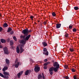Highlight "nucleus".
<instances>
[{
    "label": "nucleus",
    "instance_id": "obj_43",
    "mask_svg": "<svg viewBox=\"0 0 79 79\" xmlns=\"http://www.w3.org/2000/svg\"><path fill=\"white\" fill-rule=\"evenodd\" d=\"M13 33H14V32L11 31V32H10V34H13Z\"/></svg>",
    "mask_w": 79,
    "mask_h": 79
},
{
    "label": "nucleus",
    "instance_id": "obj_26",
    "mask_svg": "<svg viewBox=\"0 0 79 79\" xmlns=\"http://www.w3.org/2000/svg\"><path fill=\"white\" fill-rule=\"evenodd\" d=\"M52 15L53 16H56V14L55 12H53L52 14Z\"/></svg>",
    "mask_w": 79,
    "mask_h": 79
},
{
    "label": "nucleus",
    "instance_id": "obj_44",
    "mask_svg": "<svg viewBox=\"0 0 79 79\" xmlns=\"http://www.w3.org/2000/svg\"><path fill=\"white\" fill-rule=\"evenodd\" d=\"M3 48V46L1 45H0V48Z\"/></svg>",
    "mask_w": 79,
    "mask_h": 79
},
{
    "label": "nucleus",
    "instance_id": "obj_17",
    "mask_svg": "<svg viewBox=\"0 0 79 79\" xmlns=\"http://www.w3.org/2000/svg\"><path fill=\"white\" fill-rule=\"evenodd\" d=\"M1 42L2 43H5V42H6V41L5 40L3 39H2L1 40Z\"/></svg>",
    "mask_w": 79,
    "mask_h": 79
},
{
    "label": "nucleus",
    "instance_id": "obj_13",
    "mask_svg": "<svg viewBox=\"0 0 79 79\" xmlns=\"http://www.w3.org/2000/svg\"><path fill=\"white\" fill-rule=\"evenodd\" d=\"M8 69V67H5L2 69L3 71L5 72L6 70H7Z\"/></svg>",
    "mask_w": 79,
    "mask_h": 79
},
{
    "label": "nucleus",
    "instance_id": "obj_28",
    "mask_svg": "<svg viewBox=\"0 0 79 79\" xmlns=\"http://www.w3.org/2000/svg\"><path fill=\"white\" fill-rule=\"evenodd\" d=\"M19 65H18L17 64H15V68H18V66H19Z\"/></svg>",
    "mask_w": 79,
    "mask_h": 79
},
{
    "label": "nucleus",
    "instance_id": "obj_33",
    "mask_svg": "<svg viewBox=\"0 0 79 79\" xmlns=\"http://www.w3.org/2000/svg\"><path fill=\"white\" fill-rule=\"evenodd\" d=\"M64 67L65 68H66L67 69V68H68V66L67 65H65L64 66Z\"/></svg>",
    "mask_w": 79,
    "mask_h": 79
},
{
    "label": "nucleus",
    "instance_id": "obj_24",
    "mask_svg": "<svg viewBox=\"0 0 79 79\" xmlns=\"http://www.w3.org/2000/svg\"><path fill=\"white\" fill-rule=\"evenodd\" d=\"M12 30V29H11V28H9L8 29V30L7 31V32H10V31H11V30Z\"/></svg>",
    "mask_w": 79,
    "mask_h": 79
},
{
    "label": "nucleus",
    "instance_id": "obj_2",
    "mask_svg": "<svg viewBox=\"0 0 79 79\" xmlns=\"http://www.w3.org/2000/svg\"><path fill=\"white\" fill-rule=\"evenodd\" d=\"M3 74L5 75L4 76L2 73H0V76H1V77H3L4 78H6V79H8V78H9V77L8 76H10L9 73L4 71L3 72Z\"/></svg>",
    "mask_w": 79,
    "mask_h": 79
},
{
    "label": "nucleus",
    "instance_id": "obj_6",
    "mask_svg": "<svg viewBox=\"0 0 79 79\" xmlns=\"http://www.w3.org/2000/svg\"><path fill=\"white\" fill-rule=\"evenodd\" d=\"M3 51L5 54H8L9 52H8V48L6 47H5L3 48Z\"/></svg>",
    "mask_w": 79,
    "mask_h": 79
},
{
    "label": "nucleus",
    "instance_id": "obj_1",
    "mask_svg": "<svg viewBox=\"0 0 79 79\" xmlns=\"http://www.w3.org/2000/svg\"><path fill=\"white\" fill-rule=\"evenodd\" d=\"M53 66L54 67H53L54 69V71L55 72H57L58 71V68H60V65L58 64V62H56L53 64Z\"/></svg>",
    "mask_w": 79,
    "mask_h": 79
},
{
    "label": "nucleus",
    "instance_id": "obj_34",
    "mask_svg": "<svg viewBox=\"0 0 79 79\" xmlns=\"http://www.w3.org/2000/svg\"><path fill=\"white\" fill-rule=\"evenodd\" d=\"M26 35H23V40H25V37H26Z\"/></svg>",
    "mask_w": 79,
    "mask_h": 79
},
{
    "label": "nucleus",
    "instance_id": "obj_45",
    "mask_svg": "<svg viewBox=\"0 0 79 79\" xmlns=\"http://www.w3.org/2000/svg\"><path fill=\"white\" fill-rule=\"evenodd\" d=\"M31 31H32L31 30L29 31L28 30V33L29 34V32H31Z\"/></svg>",
    "mask_w": 79,
    "mask_h": 79
},
{
    "label": "nucleus",
    "instance_id": "obj_27",
    "mask_svg": "<svg viewBox=\"0 0 79 79\" xmlns=\"http://www.w3.org/2000/svg\"><path fill=\"white\" fill-rule=\"evenodd\" d=\"M13 39L15 40V41H16L17 40V39H16V38L15 36L13 37Z\"/></svg>",
    "mask_w": 79,
    "mask_h": 79
},
{
    "label": "nucleus",
    "instance_id": "obj_41",
    "mask_svg": "<svg viewBox=\"0 0 79 79\" xmlns=\"http://www.w3.org/2000/svg\"><path fill=\"white\" fill-rule=\"evenodd\" d=\"M23 72H24L23 71H21L20 72V74H21H21H23Z\"/></svg>",
    "mask_w": 79,
    "mask_h": 79
},
{
    "label": "nucleus",
    "instance_id": "obj_5",
    "mask_svg": "<svg viewBox=\"0 0 79 79\" xmlns=\"http://www.w3.org/2000/svg\"><path fill=\"white\" fill-rule=\"evenodd\" d=\"M43 54L46 55H48V52L47 51V49L46 48H44Z\"/></svg>",
    "mask_w": 79,
    "mask_h": 79
},
{
    "label": "nucleus",
    "instance_id": "obj_21",
    "mask_svg": "<svg viewBox=\"0 0 79 79\" xmlns=\"http://www.w3.org/2000/svg\"><path fill=\"white\" fill-rule=\"evenodd\" d=\"M14 42L13 41H10V45H13L14 44Z\"/></svg>",
    "mask_w": 79,
    "mask_h": 79
},
{
    "label": "nucleus",
    "instance_id": "obj_7",
    "mask_svg": "<svg viewBox=\"0 0 79 79\" xmlns=\"http://www.w3.org/2000/svg\"><path fill=\"white\" fill-rule=\"evenodd\" d=\"M49 73L51 75L53 74V71H54V69L53 67H52L50 68L49 70Z\"/></svg>",
    "mask_w": 79,
    "mask_h": 79
},
{
    "label": "nucleus",
    "instance_id": "obj_15",
    "mask_svg": "<svg viewBox=\"0 0 79 79\" xmlns=\"http://www.w3.org/2000/svg\"><path fill=\"white\" fill-rule=\"evenodd\" d=\"M42 44L44 45V47H46V46H47V43L45 42H43L42 43Z\"/></svg>",
    "mask_w": 79,
    "mask_h": 79
},
{
    "label": "nucleus",
    "instance_id": "obj_40",
    "mask_svg": "<svg viewBox=\"0 0 79 79\" xmlns=\"http://www.w3.org/2000/svg\"><path fill=\"white\" fill-rule=\"evenodd\" d=\"M72 26H69V29H72Z\"/></svg>",
    "mask_w": 79,
    "mask_h": 79
},
{
    "label": "nucleus",
    "instance_id": "obj_37",
    "mask_svg": "<svg viewBox=\"0 0 79 79\" xmlns=\"http://www.w3.org/2000/svg\"><path fill=\"white\" fill-rule=\"evenodd\" d=\"M10 46H11V48L12 49H13V48H15V47L13 46L12 45H10Z\"/></svg>",
    "mask_w": 79,
    "mask_h": 79
},
{
    "label": "nucleus",
    "instance_id": "obj_39",
    "mask_svg": "<svg viewBox=\"0 0 79 79\" xmlns=\"http://www.w3.org/2000/svg\"><path fill=\"white\" fill-rule=\"evenodd\" d=\"M73 78L74 79H77V78H76V75L74 76Z\"/></svg>",
    "mask_w": 79,
    "mask_h": 79
},
{
    "label": "nucleus",
    "instance_id": "obj_42",
    "mask_svg": "<svg viewBox=\"0 0 79 79\" xmlns=\"http://www.w3.org/2000/svg\"><path fill=\"white\" fill-rule=\"evenodd\" d=\"M65 79H69V77L68 76H66L65 77Z\"/></svg>",
    "mask_w": 79,
    "mask_h": 79
},
{
    "label": "nucleus",
    "instance_id": "obj_11",
    "mask_svg": "<svg viewBox=\"0 0 79 79\" xmlns=\"http://www.w3.org/2000/svg\"><path fill=\"white\" fill-rule=\"evenodd\" d=\"M30 37H31V35H28L27 36H26L25 39V40H28L29 38H30Z\"/></svg>",
    "mask_w": 79,
    "mask_h": 79
},
{
    "label": "nucleus",
    "instance_id": "obj_9",
    "mask_svg": "<svg viewBox=\"0 0 79 79\" xmlns=\"http://www.w3.org/2000/svg\"><path fill=\"white\" fill-rule=\"evenodd\" d=\"M48 64H50V62H48L44 64V69H47V65Z\"/></svg>",
    "mask_w": 79,
    "mask_h": 79
},
{
    "label": "nucleus",
    "instance_id": "obj_4",
    "mask_svg": "<svg viewBox=\"0 0 79 79\" xmlns=\"http://www.w3.org/2000/svg\"><path fill=\"white\" fill-rule=\"evenodd\" d=\"M34 70L36 73L40 71V67L38 65H36L35 67Z\"/></svg>",
    "mask_w": 79,
    "mask_h": 79
},
{
    "label": "nucleus",
    "instance_id": "obj_14",
    "mask_svg": "<svg viewBox=\"0 0 79 79\" xmlns=\"http://www.w3.org/2000/svg\"><path fill=\"white\" fill-rule=\"evenodd\" d=\"M26 40H23L21 41V43L23 44H26Z\"/></svg>",
    "mask_w": 79,
    "mask_h": 79
},
{
    "label": "nucleus",
    "instance_id": "obj_25",
    "mask_svg": "<svg viewBox=\"0 0 79 79\" xmlns=\"http://www.w3.org/2000/svg\"><path fill=\"white\" fill-rule=\"evenodd\" d=\"M74 9L75 10H79V8L78 7L75 6L74 7Z\"/></svg>",
    "mask_w": 79,
    "mask_h": 79
},
{
    "label": "nucleus",
    "instance_id": "obj_30",
    "mask_svg": "<svg viewBox=\"0 0 79 79\" xmlns=\"http://www.w3.org/2000/svg\"><path fill=\"white\" fill-rule=\"evenodd\" d=\"M70 52H73L74 49L73 48H70Z\"/></svg>",
    "mask_w": 79,
    "mask_h": 79
},
{
    "label": "nucleus",
    "instance_id": "obj_18",
    "mask_svg": "<svg viewBox=\"0 0 79 79\" xmlns=\"http://www.w3.org/2000/svg\"><path fill=\"white\" fill-rule=\"evenodd\" d=\"M3 27H8V24L6 23H5L4 25H3Z\"/></svg>",
    "mask_w": 79,
    "mask_h": 79
},
{
    "label": "nucleus",
    "instance_id": "obj_10",
    "mask_svg": "<svg viewBox=\"0 0 79 79\" xmlns=\"http://www.w3.org/2000/svg\"><path fill=\"white\" fill-rule=\"evenodd\" d=\"M15 64H18V65H21V62H19L17 59L15 60Z\"/></svg>",
    "mask_w": 79,
    "mask_h": 79
},
{
    "label": "nucleus",
    "instance_id": "obj_36",
    "mask_svg": "<svg viewBox=\"0 0 79 79\" xmlns=\"http://www.w3.org/2000/svg\"><path fill=\"white\" fill-rule=\"evenodd\" d=\"M2 30H3L2 28L1 27H0V32H1Z\"/></svg>",
    "mask_w": 79,
    "mask_h": 79
},
{
    "label": "nucleus",
    "instance_id": "obj_38",
    "mask_svg": "<svg viewBox=\"0 0 79 79\" xmlns=\"http://www.w3.org/2000/svg\"><path fill=\"white\" fill-rule=\"evenodd\" d=\"M10 46H11V48L12 49H13V48H15V47L13 46L12 45H10Z\"/></svg>",
    "mask_w": 79,
    "mask_h": 79
},
{
    "label": "nucleus",
    "instance_id": "obj_52",
    "mask_svg": "<svg viewBox=\"0 0 79 79\" xmlns=\"http://www.w3.org/2000/svg\"><path fill=\"white\" fill-rule=\"evenodd\" d=\"M0 44H1V42H0Z\"/></svg>",
    "mask_w": 79,
    "mask_h": 79
},
{
    "label": "nucleus",
    "instance_id": "obj_12",
    "mask_svg": "<svg viewBox=\"0 0 79 79\" xmlns=\"http://www.w3.org/2000/svg\"><path fill=\"white\" fill-rule=\"evenodd\" d=\"M61 24H56V27L57 29H59V28H60V27H61Z\"/></svg>",
    "mask_w": 79,
    "mask_h": 79
},
{
    "label": "nucleus",
    "instance_id": "obj_35",
    "mask_svg": "<svg viewBox=\"0 0 79 79\" xmlns=\"http://www.w3.org/2000/svg\"><path fill=\"white\" fill-rule=\"evenodd\" d=\"M73 32H76V28H74L73 29Z\"/></svg>",
    "mask_w": 79,
    "mask_h": 79
},
{
    "label": "nucleus",
    "instance_id": "obj_49",
    "mask_svg": "<svg viewBox=\"0 0 79 79\" xmlns=\"http://www.w3.org/2000/svg\"><path fill=\"white\" fill-rule=\"evenodd\" d=\"M0 70H1V67H0Z\"/></svg>",
    "mask_w": 79,
    "mask_h": 79
},
{
    "label": "nucleus",
    "instance_id": "obj_32",
    "mask_svg": "<svg viewBox=\"0 0 79 79\" xmlns=\"http://www.w3.org/2000/svg\"><path fill=\"white\" fill-rule=\"evenodd\" d=\"M65 37H68V34L67 33L65 35Z\"/></svg>",
    "mask_w": 79,
    "mask_h": 79
},
{
    "label": "nucleus",
    "instance_id": "obj_48",
    "mask_svg": "<svg viewBox=\"0 0 79 79\" xmlns=\"http://www.w3.org/2000/svg\"><path fill=\"white\" fill-rule=\"evenodd\" d=\"M38 23H39L40 22V21H39V20H38Z\"/></svg>",
    "mask_w": 79,
    "mask_h": 79
},
{
    "label": "nucleus",
    "instance_id": "obj_47",
    "mask_svg": "<svg viewBox=\"0 0 79 79\" xmlns=\"http://www.w3.org/2000/svg\"><path fill=\"white\" fill-rule=\"evenodd\" d=\"M44 61L45 62H47V59H45L44 60Z\"/></svg>",
    "mask_w": 79,
    "mask_h": 79
},
{
    "label": "nucleus",
    "instance_id": "obj_8",
    "mask_svg": "<svg viewBox=\"0 0 79 79\" xmlns=\"http://www.w3.org/2000/svg\"><path fill=\"white\" fill-rule=\"evenodd\" d=\"M42 77H43V79H45V76H44V75L43 73H42V76L41 74H39L38 76V79H41V78H42Z\"/></svg>",
    "mask_w": 79,
    "mask_h": 79
},
{
    "label": "nucleus",
    "instance_id": "obj_19",
    "mask_svg": "<svg viewBox=\"0 0 79 79\" xmlns=\"http://www.w3.org/2000/svg\"><path fill=\"white\" fill-rule=\"evenodd\" d=\"M24 49H23V48L22 47H20V53H22L23 52V51H24Z\"/></svg>",
    "mask_w": 79,
    "mask_h": 79
},
{
    "label": "nucleus",
    "instance_id": "obj_31",
    "mask_svg": "<svg viewBox=\"0 0 79 79\" xmlns=\"http://www.w3.org/2000/svg\"><path fill=\"white\" fill-rule=\"evenodd\" d=\"M30 18L31 19V20H33V18H34V16H30Z\"/></svg>",
    "mask_w": 79,
    "mask_h": 79
},
{
    "label": "nucleus",
    "instance_id": "obj_46",
    "mask_svg": "<svg viewBox=\"0 0 79 79\" xmlns=\"http://www.w3.org/2000/svg\"><path fill=\"white\" fill-rule=\"evenodd\" d=\"M47 24V22L45 21H44V25H45V24Z\"/></svg>",
    "mask_w": 79,
    "mask_h": 79
},
{
    "label": "nucleus",
    "instance_id": "obj_3",
    "mask_svg": "<svg viewBox=\"0 0 79 79\" xmlns=\"http://www.w3.org/2000/svg\"><path fill=\"white\" fill-rule=\"evenodd\" d=\"M22 33L23 34H24V35L27 36V35H28V29H26L25 30H23L22 31Z\"/></svg>",
    "mask_w": 79,
    "mask_h": 79
},
{
    "label": "nucleus",
    "instance_id": "obj_20",
    "mask_svg": "<svg viewBox=\"0 0 79 79\" xmlns=\"http://www.w3.org/2000/svg\"><path fill=\"white\" fill-rule=\"evenodd\" d=\"M6 64H8L9 63H10V62L9 61V60H8V59H6Z\"/></svg>",
    "mask_w": 79,
    "mask_h": 79
},
{
    "label": "nucleus",
    "instance_id": "obj_16",
    "mask_svg": "<svg viewBox=\"0 0 79 79\" xmlns=\"http://www.w3.org/2000/svg\"><path fill=\"white\" fill-rule=\"evenodd\" d=\"M16 52L17 53H19V49L18 47H17Z\"/></svg>",
    "mask_w": 79,
    "mask_h": 79
},
{
    "label": "nucleus",
    "instance_id": "obj_23",
    "mask_svg": "<svg viewBox=\"0 0 79 79\" xmlns=\"http://www.w3.org/2000/svg\"><path fill=\"white\" fill-rule=\"evenodd\" d=\"M21 73H19L17 74V76L18 78H20V77H21Z\"/></svg>",
    "mask_w": 79,
    "mask_h": 79
},
{
    "label": "nucleus",
    "instance_id": "obj_51",
    "mask_svg": "<svg viewBox=\"0 0 79 79\" xmlns=\"http://www.w3.org/2000/svg\"><path fill=\"white\" fill-rule=\"evenodd\" d=\"M8 40H9V41L10 40V39H9Z\"/></svg>",
    "mask_w": 79,
    "mask_h": 79
},
{
    "label": "nucleus",
    "instance_id": "obj_50",
    "mask_svg": "<svg viewBox=\"0 0 79 79\" xmlns=\"http://www.w3.org/2000/svg\"><path fill=\"white\" fill-rule=\"evenodd\" d=\"M0 17H1V14H0Z\"/></svg>",
    "mask_w": 79,
    "mask_h": 79
},
{
    "label": "nucleus",
    "instance_id": "obj_22",
    "mask_svg": "<svg viewBox=\"0 0 79 79\" xmlns=\"http://www.w3.org/2000/svg\"><path fill=\"white\" fill-rule=\"evenodd\" d=\"M29 70H27V71L25 72V75H26V76L28 75V74H29Z\"/></svg>",
    "mask_w": 79,
    "mask_h": 79
},
{
    "label": "nucleus",
    "instance_id": "obj_29",
    "mask_svg": "<svg viewBox=\"0 0 79 79\" xmlns=\"http://www.w3.org/2000/svg\"><path fill=\"white\" fill-rule=\"evenodd\" d=\"M71 70L72 72H74L75 71V69H72Z\"/></svg>",
    "mask_w": 79,
    "mask_h": 79
}]
</instances>
